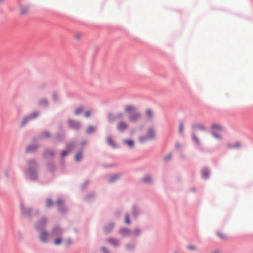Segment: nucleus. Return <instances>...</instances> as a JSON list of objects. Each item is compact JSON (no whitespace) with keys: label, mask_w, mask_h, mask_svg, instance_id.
I'll return each mask as SVG.
<instances>
[{"label":"nucleus","mask_w":253,"mask_h":253,"mask_svg":"<svg viewBox=\"0 0 253 253\" xmlns=\"http://www.w3.org/2000/svg\"><path fill=\"white\" fill-rule=\"evenodd\" d=\"M128 124L124 121H120L117 124V128L121 132L125 131L128 128Z\"/></svg>","instance_id":"f03ea898"},{"label":"nucleus","mask_w":253,"mask_h":253,"mask_svg":"<svg viewBox=\"0 0 253 253\" xmlns=\"http://www.w3.org/2000/svg\"><path fill=\"white\" fill-rule=\"evenodd\" d=\"M4 0H0V3H2L4 2Z\"/></svg>","instance_id":"603ef678"},{"label":"nucleus","mask_w":253,"mask_h":253,"mask_svg":"<svg viewBox=\"0 0 253 253\" xmlns=\"http://www.w3.org/2000/svg\"><path fill=\"white\" fill-rule=\"evenodd\" d=\"M69 146H70V145H68V146H67V147H68V148H69Z\"/></svg>","instance_id":"6e6d98bb"},{"label":"nucleus","mask_w":253,"mask_h":253,"mask_svg":"<svg viewBox=\"0 0 253 253\" xmlns=\"http://www.w3.org/2000/svg\"><path fill=\"white\" fill-rule=\"evenodd\" d=\"M46 223V220L45 219H42L37 224V228L38 230H40L41 229H42L45 226Z\"/></svg>","instance_id":"0eeeda50"},{"label":"nucleus","mask_w":253,"mask_h":253,"mask_svg":"<svg viewBox=\"0 0 253 253\" xmlns=\"http://www.w3.org/2000/svg\"><path fill=\"white\" fill-rule=\"evenodd\" d=\"M39 104L41 106H47L48 105V101L46 98H42L39 100Z\"/></svg>","instance_id":"4468645a"},{"label":"nucleus","mask_w":253,"mask_h":253,"mask_svg":"<svg viewBox=\"0 0 253 253\" xmlns=\"http://www.w3.org/2000/svg\"><path fill=\"white\" fill-rule=\"evenodd\" d=\"M28 11L29 8L26 5H21L20 7V12L22 14L27 13Z\"/></svg>","instance_id":"ddd939ff"},{"label":"nucleus","mask_w":253,"mask_h":253,"mask_svg":"<svg viewBox=\"0 0 253 253\" xmlns=\"http://www.w3.org/2000/svg\"><path fill=\"white\" fill-rule=\"evenodd\" d=\"M52 97L55 101L57 100L58 99V95L55 92H53L52 93Z\"/></svg>","instance_id":"473e14b6"},{"label":"nucleus","mask_w":253,"mask_h":253,"mask_svg":"<svg viewBox=\"0 0 253 253\" xmlns=\"http://www.w3.org/2000/svg\"><path fill=\"white\" fill-rule=\"evenodd\" d=\"M62 242V239L58 238L54 240V244L56 245L60 244Z\"/></svg>","instance_id":"c756f323"},{"label":"nucleus","mask_w":253,"mask_h":253,"mask_svg":"<svg viewBox=\"0 0 253 253\" xmlns=\"http://www.w3.org/2000/svg\"><path fill=\"white\" fill-rule=\"evenodd\" d=\"M49 133H48V132H45L43 133V136L44 137H49Z\"/></svg>","instance_id":"37998d69"},{"label":"nucleus","mask_w":253,"mask_h":253,"mask_svg":"<svg viewBox=\"0 0 253 253\" xmlns=\"http://www.w3.org/2000/svg\"><path fill=\"white\" fill-rule=\"evenodd\" d=\"M108 121L110 122H113L114 120V117L113 114H109L108 118Z\"/></svg>","instance_id":"7c9ffc66"},{"label":"nucleus","mask_w":253,"mask_h":253,"mask_svg":"<svg viewBox=\"0 0 253 253\" xmlns=\"http://www.w3.org/2000/svg\"><path fill=\"white\" fill-rule=\"evenodd\" d=\"M171 156H171V154H169V155L167 157H166V158H165V160H169V159H170V158H171Z\"/></svg>","instance_id":"49530a36"},{"label":"nucleus","mask_w":253,"mask_h":253,"mask_svg":"<svg viewBox=\"0 0 253 253\" xmlns=\"http://www.w3.org/2000/svg\"><path fill=\"white\" fill-rule=\"evenodd\" d=\"M211 128L212 130H217V131H220L222 129V127L221 125L219 124H212L211 126Z\"/></svg>","instance_id":"f8f14e48"},{"label":"nucleus","mask_w":253,"mask_h":253,"mask_svg":"<svg viewBox=\"0 0 253 253\" xmlns=\"http://www.w3.org/2000/svg\"><path fill=\"white\" fill-rule=\"evenodd\" d=\"M90 115V112L88 111L85 113V116L86 117H89Z\"/></svg>","instance_id":"a18cd8bd"},{"label":"nucleus","mask_w":253,"mask_h":253,"mask_svg":"<svg viewBox=\"0 0 253 253\" xmlns=\"http://www.w3.org/2000/svg\"><path fill=\"white\" fill-rule=\"evenodd\" d=\"M124 143L125 144L128 145L130 147H132L133 146V145H134V142L132 140H124Z\"/></svg>","instance_id":"f3484780"},{"label":"nucleus","mask_w":253,"mask_h":253,"mask_svg":"<svg viewBox=\"0 0 253 253\" xmlns=\"http://www.w3.org/2000/svg\"><path fill=\"white\" fill-rule=\"evenodd\" d=\"M102 250L104 253H109L108 251L105 248H103Z\"/></svg>","instance_id":"de8ad7c7"},{"label":"nucleus","mask_w":253,"mask_h":253,"mask_svg":"<svg viewBox=\"0 0 253 253\" xmlns=\"http://www.w3.org/2000/svg\"><path fill=\"white\" fill-rule=\"evenodd\" d=\"M56 204L59 207H61L64 204V201L61 199H58L56 202Z\"/></svg>","instance_id":"cd10ccee"},{"label":"nucleus","mask_w":253,"mask_h":253,"mask_svg":"<svg viewBox=\"0 0 253 253\" xmlns=\"http://www.w3.org/2000/svg\"><path fill=\"white\" fill-rule=\"evenodd\" d=\"M83 107H79V108H77L75 111V114L77 115H79L80 113L82 112L83 111Z\"/></svg>","instance_id":"4be33fe9"},{"label":"nucleus","mask_w":253,"mask_h":253,"mask_svg":"<svg viewBox=\"0 0 253 253\" xmlns=\"http://www.w3.org/2000/svg\"><path fill=\"white\" fill-rule=\"evenodd\" d=\"M124 110L126 113H132L135 111V107L133 105H127L124 108Z\"/></svg>","instance_id":"39448f33"},{"label":"nucleus","mask_w":253,"mask_h":253,"mask_svg":"<svg viewBox=\"0 0 253 253\" xmlns=\"http://www.w3.org/2000/svg\"><path fill=\"white\" fill-rule=\"evenodd\" d=\"M75 38L77 40L79 41L81 39V36L79 34H76L75 35Z\"/></svg>","instance_id":"a19ab883"},{"label":"nucleus","mask_w":253,"mask_h":253,"mask_svg":"<svg viewBox=\"0 0 253 253\" xmlns=\"http://www.w3.org/2000/svg\"><path fill=\"white\" fill-rule=\"evenodd\" d=\"M47 206L50 207L52 206V202L51 199H47L46 202Z\"/></svg>","instance_id":"f704fd0d"},{"label":"nucleus","mask_w":253,"mask_h":253,"mask_svg":"<svg viewBox=\"0 0 253 253\" xmlns=\"http://www.w3.org/2000/svg\"><path fill=\"white\" fill-rule=\"evenodd\" d=\"M4 173H5L6 176H8V172L7 171H5Z\"/></svg>","instance_id":"3c124183"},{"label":"nucleus","mask_w":253,"mask_h":253,"mask_svg":"<svg viewBox=\"0 0 253 253\" xmlns=\"http://www.w3.org/2000/svg\"><path fill=\"white\" fill-rule=\"evenodd\" d=\"M217 235L220 238L222 239H225L227 238L226 234L223 233L218 232L217 233Z\"/></svg>","instance_id":"b1692460"},{"label":"nucleus","mask_w":253,"mask_h":253,"mask_svg":"<svg viewBox=\"0 0 253 253\" xmlns=\"http://www.w3.org/2000/svg\"><path fill=\"white\" fill-rule=\"evenodd\" d=\"M113 225H112V224H111V225H109V227H110V229H112V228H113Z\"/></svg>","instance_id":"864d4df0"},{"label":"nucleus","mask_w":253,"mask_h":253,"mask_svg":"<svg viewBox=\"0 0 253 253\" xmlns=\"http://www.w3.org/2000/svg\"><path fill=\"white\" fill-rule=\"evenodd\" d=\"M241 145L240 142H236L234 143L228 144L227 147L229 149L238 148L241 147Z\"/></svg>","instance_id":"6e6552de"},{"label":"nucleus","mask_w":253,"mask_h":253,"mask_svg":"<svg viewBox=\"0 0 253 253\" xmlns=\"http://www.w3.org/2000/svg\"><path fill=\"white\" fill-rule=\"evenodd\" d=\"M134 233H135V234L136 235H137L139 234V233H140V231H139V229H135V231H134Z\"/></svg>","instance_id":"c03bdc74"},{"label":"nucleus","mask_w":253,"mask_h":253,"mask_svg":"<svg viewBox=\"0 0 253 253\" xmlns=\"http://www.w3.org/2000/svg\"><path fill=\"white\" fill-rule=\"evenodd\" d=\"M50 153H51L50 151H47V152H46L45 155H46V156H47L48 154H50ZM51 155H52V154H51Z\"/></svg>","instance_id":"09e8293b"},{"label":"nucleus","mask_w":253,"mask_h":253,"mask_svg":"<svg viewBox=\"0 0 253 253\" xmlns=\"http://www.w3.org/2000/svg\"><path fill=\"white\" fill-rule=\"evenodd\" d=\"M212 135L216 139H220L221 138V137L219 134H218L213 131L212 132Z\"/></svg>","instance_id":"2f4dec72"},{"label":"nucleus","mask_w":253,"mask_h":253,"mask_svg":"<svg viewBox=\"0 0 253 253\" xmlns=\"http://www.w3.org/2000/svg\"><path fill=\"white\" fill-rule=\"evenodd\" d=\"M108 242L114 246H116L119 245V242L115 239H109Z\"/></svg>","instance_id":"412c9836"},{"label":"nucleus","mask_w":253,"mask_h":253,"mask_svg":"<svg viewBox=\"0 0 253 253\" xmlns=\"http://www.w3.org/2000/svg\"><path fill=\"white\" fill-rule=\"evenodd\" d=\"M82 158V154L81 152L78 153L75 156V160L77 161H79Z\"/></svg>","instance_id":"5701e85b"},{"label":"nucleus","mask_w":253,"mask_h":253,"mask_svg":"<svg viewBox=\"0 0 253 253\" xmlns=\"http://www.w3.org/2000/svg\"><path fill=\"white\" fill-rule=\"evenodd\" d=\"M120 233L122 235L126 236L130 234V231L127 229H123L120 231Z\"/></svg>","instance_id":"a211bd4d"},{"label":"nucleus","mask_w":253,"mask_h":253,"mask_svg":"<svg viewBox=\"0 0 253 253\" xmlns=\"http://www.w3.org/2000/svg\"><path fill=\"white\" fill-rule=\"evenodd\" d=\"M193 140L198 145L200 144V140L198 138V137L195 135L193 134L192 136Z\"/></svg>","instance_id":"393cba45"},{"label":"nucleus","mask_w":253,"mask_h":253,"mask_svg":"<svg viewBox=\"0 0 253 253\" xmlns=\"http://www.w3.org/2000/svg\"><path fill=\"white\" fill-rule=\"evenodd\" d=\"M143 181L146 183L150 182L151 181V177L149 175H147L144 177Z\"/></svg>","instance_id":"a878e982"},{"label":"nucleus","mask_w":253,"mask_h":253,"mask_svg":"<svg viewBox=\"0 0 253 253\" xmlns=\"http://www.w3.org/2000/svg\"><path fill=\"white\" fill-rule=\"evenodd\" d=\"M68 153V151H63L62 152V154H61L62 156L63 157H65V156L67 154V153Z\"/></svg>","instance_id":"ea45409f"},{"label":"nucleus","mask_w":253,"mask_h":253,"mask_svg":"<svg viewBox=\"0 0 253 253\" xmlns=\"http://www.w3.org/2000/svg\"><path fill=\"white\" fill-rule=\"evenodd\" d=\"M21 209L22 210V211L24 213V214H25L26 215H28L29 214V213L30 212V210H24L22 205H21Z\"/></svg>","instance_id":"bb28decb"},{"label":"nucleus","mask_w":253,"mask_h":253,"mask_svg":"<svg viewBox=\"0 0 253 253\" xmlns=\"http://www.w3.org/2000/svg\"><path fill=\"white\" fill-rule=\"evenodd\" d=\"M105 230H106L107 231H108V230H107V229L106 228H105Z\"/></svg>","instance_id":"5fc2aeb1"},{"label":"nucleus","mask_w":253,"mask_h":253,"mask_svg":"<svg viewBox=\"0 0 253 253\" xmlns=\"http://www.w3.org/2000/svg\"><path fill=\"white\" fill-rule=\"evenodd\" d=\"M38 115V113H35L32 114L30 116L25 118L22 122V125H25L27 121L36 118Z\"/></svg>","instance_id":"9d476101"},{"label":"nucleus","mask_w":253,"mask_h":253,"mask_svg":"<svg viewBox=\"0 0 253 253\" xmlns=\"http://www.w3.org/2000/svg\"><path fill=\"white\" fill-rule=\"evenodd\" d=\"M94 130V128L92 126H90L87 129V132L88 133H91V132L93 131Z\"/></svg>","instance_id":"c9c22d12"},{"label":"nucleus","mask_w":253,"mask_h":253,"mask_svg":"<svg viewBox=\"0 0 253 253\" xmlns=\"http://www.w3.org/2000/svg\"><path fill=\"white\" fill-rule=\"evenodd\" d=\"M37 147L35 146H29L27 148V151L28 152H31L36 149Z\"/></svg>","instance_id":"c85d7f7f"},{"label":"nucleus","mask_w":253,"mask_h":253,"mask_svg":"<svg viewBox=\"0 0 253 253\" xmlns=\"http://www.w3.org/2000/svg\"><path fill=\"white\" fill-rule=\"evenodd\" d=\"M29 169L28 170V176L32 179H35L37 177L36 171V164L35 161L30 160L28 162Z\"/></svg>","instance_id":"f257e3e1"},{"label":"nucleus","mask_w":253,"mask_h":253,"mask_svg":"<svg viewBox=\"0 0 253 253\" xmlns=\"http://www.w3.org/2000/svg\"><path fill=\"white\" fill-rule=\"evenodd\" d=\"M107 142L108 144L113 147H115V144L113 140L110 136H108L106 138Z\"/></svg>","instance_id":"dca6fc26"},{"label":"nucleus","mask_w":253,"mask_h":253,"mask_svg":"<svg viewBox=\"0 0 253 253\" xmlns=\"http://www.w3.org/2000/svg\"><path fill=\"white\" fill-rule=\"evenodd\" d=\"M140 115L138 113L133 112L130 114L129 116V120L131 122H136L140 118Z\"/></svg>","instance_id":"7ed1b4c3"},{"label":"nucleus","mask_w":253,"mask_h":253,"mask_svg":"<svg viewBox=\"0 0 253 253\" xmlns=\"http://www.w3.org/2000/svg\"><path fill=\"white\" fill-rule=\"evenodd\" d=\"M137 212V210L136 208H134L133 209V213L134 216L136 215V213Z\"/></svg>","instance_id":"79ce46f5"},{"label":"nucleus","mask_w":253,"mask_h":253,"mask_svg":"<svg viewBox=\"0 0 253 253\" xmlns=\"http://www.w3.org/2000/svg\"><path fill=\"white\" fill-rule=\"evenodd\" d=\"M184 126L182 124H181L179 126V132L180 133H182L183 132Z\"/></svg>","instance_id":"e433bc0d"},{"label":"nucleus","mask_w":253,"mask_h":253,"mask_svg":"<svg viewBox=\"0 0 253 253\" xmlns=\"http://www.w3.org/2000/svg\"><path fill=\"white\" fill-rule=\"evenodd\" d=\"M153 111L151 109H148L146 111V115L148 118H152L153 117Z\"/></svg>","instance_id":"6ab92c4d"},{"label":"nucleus","mask_w":253,"mask_h":253,"mask_svg":"<svg viewBox=\"0 0 253 253\" xmlns=\"http://www.w3.org/2000/svg\"><path fill=\"white\" fill-rule=\"evenodd\" d=\"M48 238V234L45 232H42L40 235V239L42 242L47 241Z\"/></svg>","instance_id":"9b49d317"},{"label":"nucleus","mask_w":253,"mask_h":253,"mask_svg":"<svg viewBox=\"0 0 253 253\" xmlns=\"http://www.w3.org/2000/svg\"><path fill=\"white\" fill-rule=\"evenodd\" d=\"M187 248L189 250H192V251H194L196 249V247L193 245H189L187 247Z\"/></svg>","instance_id":"4c0bfd02"},{"label":"nucleus","mask_w":253,"mask_h":253,"mask_svg":"<svg viewBox=\"0 0 253 253\" xmlns=\"http://www.w3.org/2000/svg\"><path fill=\"white\" fill-rule=\"evenodd\" d=\"M69 124L71 127L74 129H78L80 126V124L79 122L73 120L69 121Z\"/></svg>","instance_id":"423d86ee"},{"label":"nucleus","mask_w":253,"mask_h":253,"mask_svg":"<svg viewBox=\"0 0 253 253\" xmlns=\"http://www.w3.org/2000/svg\"><path fill=\"white\" fill-rule=\"evenodd\" d=\"M116 178H117L116 176H114V177H113V178L110 179L111 181H112V182L115 179H116Z\"/></svg>","instance_id":"8fccbe9b"},{"label":"nucleus","mask_w":253,"mask_h":253,"mask_svg":"<svg viewBox=\"0 0 253 253\" xmlns=\"http://www.w3.org/2000/svg\"><path fill=\"white\" fill-rule=\"evenodd\" d=\"M125 222L127 224L130 223V220L129 218V216L128 214H126L125 216Z\"/></svg>","instance_id":"72a5a7b5"},{"label":"nucleus","mask_w":253,"mask_h":253,"mask_svg":"<svg viewBox=\"0 0 253 253\" xmlns=\"http://www.w3.org/2000/svg\"><path fill=\"white\" fill-rule=\"evenodd\" d=\"M202 174L204 178H207L209 176V172L208 170L204 169L202 170Z\"/></svg>","instance_id":"aec40b11"},{"label":"nucleus","mask_w":253,"mask_h":253,"mask_svg":"<svg viewBox=\"0 0 253 253\" xmlns=\"http://www.w3.org/2000/svg\"><path fill=\"white\" fill-rule=\"evenodd\" d=\"M61 234V229L58 227L55 228L52 232V235L53 236H59Z\"/></svg>","instance_id":"2eb2a0df"},{"label":"nucleus","mask_w":253,"mask_h":253,"mask_svg":"<svg viewBox=\"0 0 253 253\" xmlns=\"http://www.w3.org/2000/svg\"><path fill=\"white\" fill-rule=\"evenodd\" d=\"M124 115L122 113H119L116 115V118L117 119H121L123 117Z\"/></svg>","instance_id":"58836bf2"},{"label":"nucleus","mask_w":253,"mask_h":253,"mask_svg":"<svg viewBox=\"0 0 253 253\" xmlns=\"http://www.w3.org/2000/svg\"><path fill=\"white\" fill-rule=\"evenodd\" d=\"M192 128L193 129H199L202 130H205L206 129L205 127L203 125L199 123L193 124Z\"/></svg>","instance_id":"1a4fd4ad"},{"label":"nucleus","mask_w":253,"mask_h":253,"mask_svg":"<svg viewBox=\"0 0 253 253\" xmlns=\"http://www.w3.org/2000/svg\"><path fill=\"white\" fill-rule=\"evenodd\" d=\"M155 136V131L153 129H149L148 131V136L146 138L141 137L140 138V141L142 142L144 140L147 139L153 138Z\"/></svg>","instance_id":"20e7f679"}]
</instances>
